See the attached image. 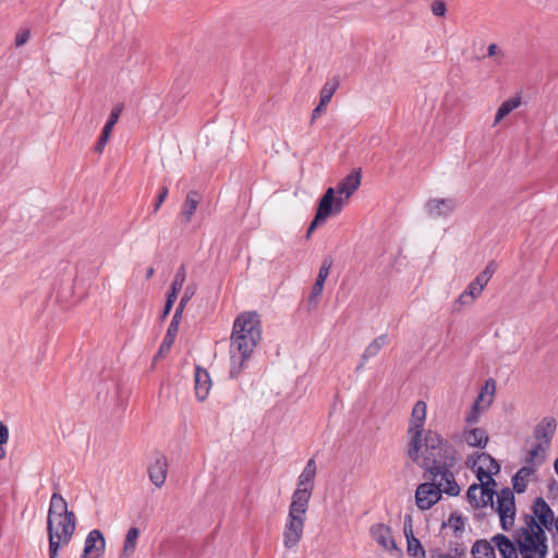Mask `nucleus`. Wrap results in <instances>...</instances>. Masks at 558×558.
<instances>
[{
	"label": "nucleus",
	"instance_id": "f257e3e1",
	"mask_svg": "<svg viewBox=\"0 0 558 558\" xmlns=\"http://www.w3.org/2000/svg\"><path fill=\"white\" fill-rule=\"evenodd\" d=\"M427 404L418 400L414 403L407 428V454L409 459L425 470L428 478L441 476L447 495L458 496L460 487L451 469L459 454L456 447L440 433L426 429Z\"/></svg>",
	"mask_w": 558,
	"mask_h": 558
},
{
	"label": "nucleus",
	"instance_id": "f03ea898",
	"mask_svg": "<svg viewBox=\"0 0 558 558\" xmlns=\"http://www.w3.org/2000/svg\"><path fill=\"white\" fill-rule=\"evenodd\" d=\"M262 339V326L256 312H244L234 323L230 343V377L235 378L247 366V362Z\"/></svg>",
	"mask_w": 558,
	"mask_h": 558
},
{
	"label": "nucleus",
	"instance_id": "7ed1b4c3",
	"mask_svg": "<svg viewBox=\"0 0 558 558\" xmlns=\"http://www.w3.org/2000/svg\"><path fill=\"white\" fill-rule=\"evenodd\" d=\"M75 529L74 512L69 510L66 500L59 493H53L47 515L49 558H58L59 550L71 542Z\"/></svg>",
	"mask_w": 558,
	"mask_h": 558
},
{
	"label": "nucleus",
	"instance_id": "20e7f679",
	"mask_svg": "<svg viewBox=\"0 0 558 558\" xmlns=\"http://www.w3.org/2000/svg\"><path fill=\"white\" fill-rule=\"evenodd\" d=\"M360 185L361 170H354L344 177L336 187H328L318 203L316 215L308 228V233L318 225L324 223L328 217L339 215Z\"/></svg>",
	"mask_w": 558,
	"mask_h": 558
},
{
	"label": "nucleus",
	"instance_id": "39448f33",
	"mask_svg": "<svg viewBox=\"0 0 558 558\" xmlns=\"http://www.w3.org/2000/svg\"><path fill=\"white\" fill-rule=\"evenodd\" d=\"M514 542L522 557H547V536L534 517H525L524 525L517 531Z\"/></svg>",
	"mask_w": 558,
	"mask_h": 558
},
{
	"label": "nucleus",
	"instance_id": "423d86ee",
	"mask_svg": "<svg viewBox=\"0 0 558 558\" xmlns=\"http://www.w3.org/2000/svg\"><path fill=\"white\" fill-rule=\"evenodd\" d=\"M307 508L306 506L290 504L282 533V543L286 548H295L302 539Z\"/></svg>",
	"mask_w": 558,
	"mask_h": 558
},
{
	"label": "nucleus",
	"instance_id": "0eeeda50",
	"mask_svg": "<svg viewBox=\"0 0 558 558\" xmlns=\"http://www.w3.org/2000/svg\"><path fill=\"white\" fill-rule=\"evenodd\" d=\"M317 472L315 459L306 462L303 471L298 477L296 489L292 495L291 502L308 507L313 494L314 483Z\"/></svg>",
	"mask_w": 558,
	"mask_h": 558
},
{
	"label": "nucleus",
	"instance_id": "6e6552de",
	"mask_svg": "<svg viewBox=\"0 0 558 558\" xmlns=\"http://www.w3.org/2000/svg\"><path fill=\"white\" fill-rule=\"evenodd\" d=\"M432 482L422 483L417 486L415 490V501L416 506L421 510H428L435 504H437L441 494H447V488L445 487V480L441 476L435 478H430Z\"/></svg>",
	"mask_w": 558,
	"mask_h": 558
},
{
	"label": "nucleus",
	"instance_id": "1a4fd4ad",
	"mask_svg": "<svg viewBox=\"0 0 558 558\" xmlns=\"http://www.w3.org/2000/svg\"><path fill=\"white\" fill-rule=\"evenodd\" d=\"M555 428L556 422L551 418H545L539 424H537L535 427V437L537 439V444L529 452L531 462L537 460V464L543 463Z\"/></svg>",
	"mask_w": 558,
	"mask_h": 558
},
{
	"label": "nucleus",
	"instance_id": "9d476101",
	"mask_svg": "<svg viewBox=\"0 0 558 558\" xmlns=\"http://www.w3.org/2000/svg\"><path fill=\"white\" fill-rule=\"evenodd\" d=\"M460 202L457 197H432L424 205V211L432 219H448L459 208Z\"/></svg>",
	"mask_w": 558,
	"mask_h": 558
},
{
	"label": "nucleus",
	"instance_id": "9b49d317",
	"mask_svg": "<svg viewBox=\"0 0 558 558\" xmlns=\"http://www.w3.org/2000/svg\"><path fill=\"white\" fill-rule=\"evenodd\" d=\"M496 511L502 530H510L514 524L515 517L514 495L510 488H502L498 493Z\"/></svg>",
	"mask_w": 558,
	"mask_h": 558
},
{
	"label": "nucleus",
	"instance_id": "f8f14e48",
	"mask_svg": "<svg viewBox=\"0 0 558 558\" xmlns=\"http://www.w3.org/2000/svg\"><path fill=\"white\" fill-rule=\"evenodd\" d=\"M474 466L476 468L477 480L481 483L496 486V482L493 478V475L500 471V465L492 456L484 452L478 454L476 461L474 462Z\"/></svg>",
	"mask_w": 558,
	"mask_h": 558
},
{
	"label": "nucleus",
	"instance_id": "ddd939ff",
	"mask_svg": "<svg viewBox=\"0 0 558 558\" xmlns=\"http://www.w3.org/2000/svg\"><path fill=\"white\" fill-rule=\"evenodd\" d=\"M494 487L481 482L480 484H472L466 492L468 501L475 508L493 506Z\"/></svg>",
	"mask_w": 558,
	"mask_h": 558
},
{
	"label": "nucleus",
	"instance_id": "4468645a",
	"mask_svg": "<svg viewBox=\"0 0 558 558\" xmlns=\"http://www.w3.org/2000/svg\"><path fill=\"white\" fill-rule=\"evenodd\" d=\"M106 548L104 534L99 530H92L84 543L82 558H100Z\"/></svg>",
	"mask_w": 558,
	"mask_h": 558
},
{
	"label": "nucleus",
	"instance_id": "2eb2a0df",
	"mask_svg": "<svg viewBox=\"0 0 558 558\" xmlns=\"http://www.w3.org/2000/svg\"><path fill=\"white\" fill-rule=\"evenodd\" d=\"M533 514L531 517L535 518L537 524H539L543 530L550 531L553 525L555 524V517L551 508L548 504L542 498L537 497L532 507Z\"/></svg>",
	"mask_w": 558,
	"mask_h": 558
},
{
	"label": "nucleus",
	"instance_id": "dca6fc26",
	"mask_svg": "<svg viewBox=\"0 0 558 558\" xmlns=\"http://www.w3.org/2000/svg\"><path fill=\"white\" fill-rule=\"evenodd\" d=\"M541 464H537V460H534L533 462L530 461V454L526 458V465L522 466L512 477V485L513 489L521 494L524 493L527 483L531 481L532 476L534 475L537 466Z\"/></svg>",
	"mask_w": 558,
	"mask_h": 558
},
{
	"label": "nucleus",
	"instance_id": "f3484780",
	"mask_svg": "<svg viewBox=\"0 0 558 558\" xmlns=\"http://www.w3.org/2000/svg\"><path fill=\"white\" fill-rule=\"evenodd\" d=\"M403 533L407 538L409 555L415 558H424L425 550L421 542L414 536L411 514H405L404 517Z\"/></svg>",
	"mask_w": 558,
	"mask_h": 558
},
{
	"label": "nucleus",
	"instance_id": "a211bd4d",
	"mask_svg": "<svg viewBox=\"0 0 558 558\" xmlns=\"http://www.w3.org/2000/svg\"><path fill=\"white\" fill-rule=\"evenodd\" d=\"M168 473V461L167 458L162 454H157L154 461L148 465V476L150 482L156 487H161L166 480Z\"/></svg>",
	"mask_w": 558,
	"mask_h": 558
},
{
	"label": "nucleus",
	"instance_id": "6ab92c4d",
	"mask_svg": "<svg viewBox=\"0 0 558 558\" xmlns=\"http://www.w3.org/2000/svg\"><path fill=\"white\" fill-rule=\"evenodd\" d=\"M194 381L196 399L198 401L206 400L211 389V380L208 372L199 366H196Z\"/></svg>",
	"mask_w": 558,
	"mask_h": 558
},
{
	"label": "nucleus",
	"instance_id": "aec40b11",
	"mask_svg": "<svg viewBox=\"0 0 558 558\" xmlns=\"http://www.w3.org/2000/svg\"><path fill=\"white\" fill-rule=\"evenodd\" d=\"M121 113H122V106H117L111 110L109 119L107 120V122L102 129L101 135L98 140V143L96 144L95 149L97 153H102L106 144L109 141L111 132H112L116 123L118 122Z\"/></svg>",
	"mask_w": 558,
	"mask_h": 558
},
{
	"label": "nucleus",
	"instance_id": "412c9836",
	"mask_svg": "<svg viewBox=\"0 0 558 558\" xmlns=\"http://www.w3.org/2000/svg\"><path fill=\"white\" fill-rule=\"evenodd\" d=\"M495 548L498 549L502 558H518V550L515 544L504 534H496L492 537Z\"/></svg>",
	"mask_w": 558,
	"mask_h": 558
},
{
	"label": "nucleus",
	"instance_id": "4be33fe9",
	"mask_svg": "<svg viewBox=\"0 0 558 558\" xmlns=\"http://www.w3.org/2000/svg\"><path fill=\"white\" fill-rule=\"evenodd\" d=\"M462 440L471 447L484 448L488 441V436L483 428H466L462 433Z\"/></svg>",
	"mask_w": 558,
	"mask_h": 558
},
{
	"label": "nucleus",
	"instance_id": "5701e85b",
	"mask_svg": "<svg viewBox=\"0 0 558 558\" xmlns=\"http://www.w3.org/2000/svg\"><path fill=\"white\" fill-rule=\"evenodd\" d=\"M371 533L373 538L385 549L392 550L396 548V543L388 526L384 524L374 525Z\"/></svg>",
	"mask_w": 558,
	"mask_h": 558
},
{
	"label": "nucleus",
	"instance_id": "b1692460",
	"mask_svg": "<svg viewBox=\"0 0 558 558\" xmlns=\"http://www.w3.org/2000/svg\"><path fill=\"white\" fill-rule=\"evenodd\" d=\"M472 558H496L495 545L488 539H477L471 547Z\"/></svg>",
	"mask_w": 558,
	"mask_h": 558
},
{
	"label": "nucleus",
	"instance_id": "393cba45",
	"mask_svg": "<svg viewBox=\"0 0 558 558\" xmlns=\"http://www.w3.org/2000/svg\"><path fill=\"white\" fill-rule=\"evenodd\" d=\"M181 318L182 317L177 316V314H174L172 316V319L168 327L167 333H166L163 341L159 348V352H158L159 354L167 353L171 349V347L177 338L178 331H179V325H180Z\"/></svg>",
	"mask_w": 558,
	"mask_h": 558
},
{
	"label": "nucleus",
	"instance_id": "a878e982",
	"mask_svg": "<svg viewBox=\"0 0 558 558\" xmlns=\"http://www.w3.org/2000/svg\"><path fill=\"white\" fill-rule=\"evenodd\" d=\"M495 391H496V381L493 378L487 379L485 381L484 386L482 387L474 403H476V404L481 405L482 408H484L485 410H487L494 400Z\"/></svg>",
	"mask_w": 558,
	"mask_h": 558
},
{
	"label": "nucleus",
	"instance_id": "bb28decb",
	"mask_svg": "<svg viewBox=\"0 0 558 558\" xmlns=\"http://www.w3.org/2000/svg\"><path fill=\"white\" fill-rule=\"evenodd\" d=\"M199 195L197 192H190L186 195V198L184 201L182 211H181V220L183 223H189L195 214L197 206L199 204Z\"/></svg>",
	"mask_w": 558,
	"mask_h": 558
},
{
	"label": "nucleus",
	"instance_id": "cd10ccee",
	"mask_svg": "<svg viewBox=\"0 0 558 558\" xmlns=\"http://www.w3.org/2000/svg\"><path fill=\"white\" fill-rule=\"evenodd\" d=\"M520 105H521V98L519 96L512 97V98L504 101L496 112V116L494 119V125L499 124L507 116H509Z\"/></svg>",
	"mask_w": 558,
	"mask_h": 558
},
{
	"label": "nucleus",
	"instance_id": "c85d7f7f",
	"mask_svg": "<svg viewBox=\"0 0 558 558\" xmlns=\"http://www.w3.org/2000/svg\"><path fill=\"white\" fill-rule=\"evenodd\" d=\"M388 342V336L387 335H380L377 338H375L364 350L362 354L363 362L367 361L371 357L376 356L379 351L387 344Z\"/></svg>",
	"mask_w": 558,
	"mask_h": 558
},
{
	"label": "nucleus",
	"instance_id": "c756f323",
	"mask_svg": "<svg viewBox=\"0 0 558 558\" xmlns=\"http://www.w3.org/2000/svg\"><path fill=\"white\" fill-rule=\"evenodd\" d=\"M483 290V288L478 287L474 281H472L468 286L466 290L458 298V303L462 306L471 305L474 300L482 294Z\"/></svg>",
	"mask_w": 558,
	"mask_h": 558
},
{
	"label": "nucleus",
	"instance_id": "7c9ffc66",
	"mask_svg": "<svg viewBox=\"0 0 558 558\" xmlns=\"http://www.w3.org/2000/svg\"><path fill=\"white\" fill-rule=\"evenodd\" d=\"M140 536V530L135 526L129 529L124 544H123V555L124 556H131L134 554L136 546H137V539Z\"/></svg>",
	"mask_w": 558,
	"mask_h": 558
},
{
	"label": "nucleus",
	"instance_id": "2f4dec72",
	"mask_svg": "<svg viewBox=\"0 0 558 558\" xmlns=\"http://www.w3.org/2000/svg\"><path fill=\"white\" fill-rule=\"evenodd\" d=\"M466 548L463 544L454 543L449 546L448 551L438 553L435 558H465Z\"/></svg>",
	"mask_w": 558,
	"mask_h": 558
},
{
	"label": "nucleus",
	"instance_id": "473e14b6",
	"mask_svg": "<svg viewBox=\"0 0 558 558\" xmlns=\"http://www.w3.org/2000/svg\"><path fill=\"white\" fill-rule=\"evenodd\" d=\"M496 267L493 263H489L485 269L480 272L476 278L473 280L478 287L485 288L487 283L489 282L493 274L495 272Z\"/></svg>",
	"mask_w": 558,
	"mask_h": 558
},
{
	"label": "nucleus",
	"instance_id": "72a5a7b5",
	"mask_svg": "<svg viewBox=\"0 0 558 558\" xmlns=\"http://www.w3.org/2000/svg\"><path fill=\"white\" fill-rule=\"evenodd\" d=\"M195 287L194 286H187L180 302H179V305L178 307L175 308V312L174 314H177V316H181L182 317V314L184 312V308L185 306L187 305V303L190 302V300L193 298V295L195 294Z\"/></svg>",
	"mask_w": 558,
	"mask_h": 558
},
{
	"label": "nucleus",
	"instance_id": "f704fd0d",
	"mask_svg": "<svg viewBox=\"0 0 558 558\" xmlns=\"http://www.w3.org/2000/svg\"><path fill=\"white\" fill-rule=\"evenodd\" d=\"M338 88V83H326L320 92V99L319 102H322V107H326L330 99L332 98L336 89Z\"/></svg>",
	"mask_w": 558,
	"mask_h": 558
},
{
	"label": "nucleus",
	"instance_id": "c9c22d12",
	"mask_svg": "<svg viewBox=\"0 0 558 558\" xmlns=\"http://www.w3.org/2000/svg\"><path fill=\"white\" fill-rule=\"evenodd\" d=\"M485 411L481 405L473 403L471 410L465 415V423L470 425L476 424L480 421L481 414Z\"/></svg>",
	"mask_w": 558,
	"mask_h": 558
},
{
	"label": "nucleus",
	"instance_id": "e433bc0d",
	"mask_svg": "<svg viewBox=\"0 0 558 558\" xmlns=\"http://www.w3.org/2000/svg\"><path fill=\"white\" fill-rule=\"evenodd\" d=\"M185 279H186V267H185V265H181V267L175 272L174 280L171 284V289L180 291L183 288Z\"/></svg>",
	"mask_w": 558,
	"mask_h": 558
},
{
	"label": "nucleus",
	"instance_id": "4c0bfd02",
	"mask_svg": "<svg viewBox=\"0 0 558 558\" xmlns=\"http://www.w3.org/2000/svg\"><path fill=\"white\" fill-rule=\"evenodd\" d=\"M332 266V259L330 257H326L319 268L318 276L316 278L317 282H322L325 284V281L330 272Z\"/></svg>",
	"mask_w": 558,
	"mask_h": 558
},
{
	"label": "nucleus",
	"instance_id": "58836bf2",
	"mask_svg": "<svg viewBox=\"0 0 558 558\" xmlns=\"http://www.w3.org/2000/svg\"><path fill=\"white\" fill-rule=\"evenodd\" d=\"M487 56L495 59V63L500 65L505 58V51L496 44H490L487 47Z\"/></svg>",
	"mask_w": 558,
	"mask_h": 558
},
{
	"label": "nucleus",
	"instance_id": "ea45409f",
	"mask_svg": "<svg viewBox=\"0 0 558 558\" xmlns=\"http://www.w3.org/2000/svg\"><path fill=\"white\" fill-rule=\"evenodd\" d=\"M433 15L444 17L447 13V4L444 0H434L430 4Z\"/></svg>",
	"mask_w": 558,
	"mask_h": 558
},
{
	"label": "nucleus",
	"instance_id": "a19ab883",
	"mask_svg": "<svg viewBox=\"0 0 558 558\" xmlns=\"http://www.w3.org/2000/svg\"><path fill=\"white\" fill-rule=\"evenodd\" d=\"M323 289H324V283L315 281V283L312 287V291H311L308 301L311 303H316V300L322 294Z\"/></svg>",
	"mask_w": 558,
	"mask_h": 558
},
{
	"label": "nucleus",
	"instance_id": "79ce46f5",
	"mask_svg": "<svg viewBox=\"0 0 558 558\" xmlns=\"http://www.w3.org/2000/svg\"><path fill=\"white\" fill-rule=\"evenodd\" d=\"M449 525L454 531H462L464 529V521L460 515H450L449 518Z\"/></svg>",
	"mask_w": 558,
	"mask_h": 558
},
{
	"label": "nucleus",
	"instance_id": "37998d69",
	"mask_svg": "<svg viewBox=\"0 0 558 558\" xmlns=\"http://www.w3.org/2000/svg\"><path fill=\"white\" fill-rule=\"evenodd\" d=\"M168 196V187L167 186H162L159 194H158V197H157V201L154 205V213H157L158 209L160 208V206L162 205V203L166 201Z\"/></svg>",
	"mask_w": 558,
	"mask_h": 558
},
{
	"label": "nucleus",
	"instance_id": "c03bdc74",
	"mask_svg": "<svg viewBox=\"0 0 558 558\" xmlns=\"http://www.w3.org/2000/svg\"><path fill=\"white\" fill-rule=\"evenodd\" d=\"M29 39V31L24 29L20 31L15 36V45L16 47H21L25 45Z\"/></svg>",
	"mask_w": 558,
	"mask_h": 558
},
{
	"label": "nucleus",
	"instance_id": "a18cd8bd",
	"mask_svg": "<svg viewBox=\"0 0 558 558\" xmlns=\"http://www.w3.org/2000/svg\"><path fill=\"white\" fill-rule=\"evenodd\" d=\"M9 440L8 426L0 421V445H5Z\"/></svg>",
	"mask_w": 558,
	"mask_h": 558
},
{
	"label": "nucleus",
	"instance_id": "49530a36",
	"mask_svg": "<svg viewBox=\"0 0 558 558\" xmlns=\"http://www.w3.org/2000/svg\"><path fill=\"white\" fill-rule=\"evenodd\" d=\"M178 293H179V291L171 289L170 293L168 294L166 303L173 305V303L177 300Z\"/></svg>",
	"mask_w": 558,
	"mask_h": 558
},
{
	"label": "nucleus",
	"instance_id": "de8ad7c7",
	"mask_svg": "<svg viewBox=\"0 0 558 558\" xmlns=\"http://www.w3.org/2000/svg\"><path fill=\"white\" fill-rule=\"evenodd\" d=\"M325 108L326 107H322V102H319L318 106L313 110V119L319 117V114L322 113V111L325 110Z\"/></svg>",
	"mask_w": 558,
	"mask_h": 558
},
{
	"label": "nucleus",
	"instance_id": "09e8293b",
	"mask_svg": "<svg viewBox=\"0 0 558 558\" xmlns=\"http://www.w3.org/2000/svg\"><path fill=\"white\" fill-rule=\"evenodd\" d=\"M172 306L173 305H171V304H167V303L165 304L163 314H162L163 317H166L170 313Z\"/></svg>",
	"mask_w": 558,
	"mask_h": 558
},
{
	"label": "nucleus",
	"instance_id": "8fccbe9b",
	"mask_svg": "<svg viewBox=\"0 0 558 558\" xmlns=\"http://www.w3.org/2000/svg\"><path fill=\"white\" fill-rule=\"evenodd\" d=\"M155 274V270L153 267L148 268L147 271H146V278L149 279L154 276Z\"/></svg>",
	"mask_w": 558,
	"mask_h": 558
},
{
	"label": "nucleus",
	"instance_id": "3c124183",
	"mask_svg": "<svg viewBox=\"0 0 558 558\" xmlns=\"http://www.w3.org/2000/svg\"><path fill=\"white\" fill-rule=\"evenodd\" d=\"M4 445H0V460L4 459L5 458V449L3 447Z\"/></svg>",
	"mask_w": 558,
	"mask_h": 558
},
{
	"label": "nucleus",
	"instance_id": "603ef678",
	"mask_svg": "<svg viewBox=\"0 0 558 558\" xmlns=\"http://www.w3.org/2000/svg\"><path fill=\"white\" fill-rule=\"evenodd\" d=\"M554 468H555V472L557 473L558 475V458L556 459L555 463H554Z\"/></svg>",
	"mask_w": 558,
	"mask_h": 558
},
{
	"label": "nucleus",
	"instance_id": "864d4df0",
	"mask_svg": "<svg viewBox=\"0 0 558 558\" xmlns=\"http://www.w3.org/2000/svg\"><path fill=\"white\" fill-rule=\"evenodd\" d=\"M522 558H539L537 556H523ZM541 558H546V557H541Z\"/></svg>",
	"mask_w": 558,
	"mask_h": 558
},
{
	"label": "nucleus",
	"instance_id": "5fc2aeb1",
	"mask_svg": "<svg viewBox=\"0 0 558 558\" xmlns=\"http://www.w3.org/2000/svg\"><path fill=\"white\" fill-rule=\"evenodd\" d=\"M555 527H556V531H557V533H558V519H557V520H556V522H555Z\"/></svg>",
	"mask_w": 558,
	"mask_h": 558
},
{
	"label": "nucleus",
	"instance_id": "6e6d98bb",
	"mask_svg": "<svg viewBox=\"0 0 558 558\" xmlns=\"http://www.w3.org/2000/svg\"><path fill=\"white\" fill-rule=\"evenodd\" d=\"M555 558H558V553L555 555Z\"/></svg>",
	"mask_w": 558,
	"mask_h": 558
}]
</instances>
